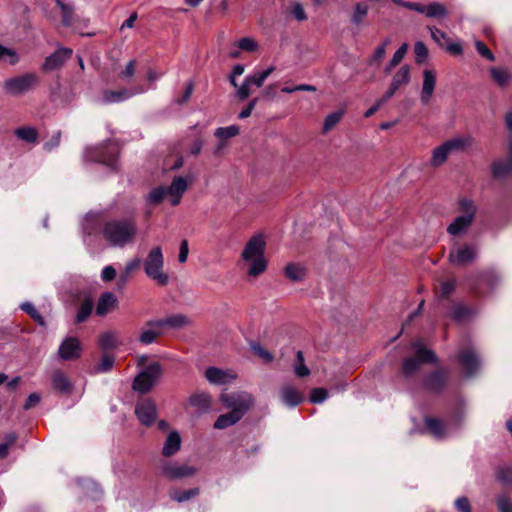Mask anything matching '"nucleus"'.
Wrapping results in <instances>:
<instances>
[{
    "instance_id": "a878e982",
    "label": "nucleus",
    "mask_w": 512,
    "mask_h": 512,
    "mask_svg": "<svg viewBox=\"0 0 512 512\" xmlns=\"http://www.w3.org/2000/svg\"><path fill=\"white\" fill-rule=\"evenodd\" d=\"M242 418V415H238L235 411L229 410V412L217 417L213 427L218 430L226 429L238 423Z\"/></svg>"
},
{
    "instance_id": "a18cd8bd",
    "label": "nucleus",
    "mask_w": 512,
    "mask_h": 512,
    "mask_svg": "<svg viewBox=\"0 0 512 512\" xmlns=\"http://www.w3.org/2000/svg\"><path fill=\"white\" fill-rule=\"evenodd\" d=\"M274 68L269 67L268 69L257 72L253 75H249L246 77V80L250 83V85H255L257 87H261L265 80L270 76V74L273 72Z\"/></svg>"
},
{
    "instance_id": "473e14b6",
    "label": "nucleus",
    "mask_w": 512,
    "mask_h": 512,
    "mask_svg": "<svg viewBox=\"0 0 512 512\" xmlns=\"http://www.w3.org/2000/svg\"><path fill=\"white\" fill-rule=\"evenodd\" d=\"M450 154L451 153H450L447 145L444 142L442 145L436 147L433 150L430 164L433 167H439L446 162V160Z\"/></svg>"
},
{
    "instance_id": "c85d7f7f",
    "label": "nucleus",
    "mask_w": 512,
    "mask_h": 512,
    "mask_svg": "<svg viewBox=\"0 0 512 512\" xmlns=\"http://www.w3.org/2000/svg\"><path fill=\"white\" fill-rule=\"evenodd\" d=\"M450 153L464 151L473 144L471 136H460L452 138L445 142Z\"/></svg>"
},
{
    "instance_id": "0e129e2a",
    "label": "nucleus",
    "mask_w": 512,
    "mask_h": 512,
    "mask_svg": "<svg viewBox=\"0 0 512 512\" xmlns=\"http://www.w3.org/2000/svg\"><path fill=\"white\" fill-rule=\"evenodd\" d=\"M455 290V281L449 280L441 283L440 294L443 298H448Z\"/></svg>"
},
{
    "instance_id": "cd10ccee",
    "label": "nucleus",
    "mask_w": 512,
    "mask_h": 512,
    "mask_svg": "<svg viewBox=\"0 0 512 512\" xmlns=\"http://www.w3.org/2000/svg\"><path fill=\"white\" fill-rule=\"evenodd\" d=\"M200 494V488L194 487L188 490H181L178 488H171L169 491V497L178 502L183 503L189 501L190 499L198 496Z\"/></svg>"
},
{
    "instance_id": "09e8293b",
    "label": "nucleus",
    "mask_w": 512,
    "mask_h": 512,
    "mask_svg": "<svg viewBox=\"0 0 512 512\" xmlns=\"http://www.w3.org/2000/svg\"><path fill=\"white\" fill-rule=\"evenodd\" d=\"M367 14L368 6L364 3H357L354 6L351 21L358 26L362 23L363 19L367 16Z\"/></svg>"
},
{
    "instance_id": "9d476101",
    "label": "nucleus",
    "mask_w": 512,
    "mask_h": 512,
    "mask_svg": "<svg viewBox=\"0 0 512 512\" xmlns=\"http://www.w3.org/2000/svg\"><path fill=\"white\" fill-rule=\"evenodd\" d=\"M415 357L407 358L403 362L402 371L405 377L413 375L422 363H436L437 357L432 350L422 347L419 343H415Z\"/></svg>"
},
{
    "instance_id": "7c9ffc66",
    "label": "nucleus",
    "mask_w": 512,
    "mask_h": 512,
    "mask_svg": "<svg viewBox=\"0 0 512 512\" xmlns=\"http://www.w3.org/2000/svg\"><path fill=\"white\" fill-rule=\"evenodd\" d=\"M140 264L141 259L139 258H134L133 260L129 261L126 264L124 271L119 275L117 279V287L119 289L124 288L126 286L131 277L132 272L136 270L140 266Z\"/></svg>"
},
{
    "instance_id": "603ef678",
    "label": "nucleus",
    "mask_w": 512,
    "mask_h": 512,
    "mask_svg": "<svg viewBox=\"0 0 512 512\" xmlns=\"http://www.w3.org/2000/svg\"><path fill=\"white\" fill-rule=\"evenodd\" d=\"M237 47L246 52H255L258 49V43L250 37H243L237 41Z\"/></svg>"
},
{
    "instance_id": "1a4fd4ad",
    "label": "nucleus",
    "mask_w": 512,
    "mask_h": 512,
    "mask_svg": "<svg viewBox=\"0 0 512 512\" xmlns=\"http://www.w3.org/2000/svg\"><path fill=\"white\" fill-rule=\"evenodd\" d=\"M160 474L169 481H177L196 475L197 468L177 461L160 459L157 463Z\"/></svg>"
},
{
    "instance_id": "4d7b16f0",
    "label": "nucleus",
    "mask_w": 512,
    "mask_h": 512,
    "mask_svg": "<svg viewBox=\"0 0 512 512\" xmlns=\"http://www.w3.org/2000/svg\"><path fill=\"white\" fill-rule=\"evenodd\" d=\"M136 70V60H130L125 69L119 74V78L123 79L127 82H130L131 78L134 76Z\"/></svg>"
},
{
    "instance_id": "6ab92c4d",
    "label": "nucleus",
    "mask_w": 512,
    "mask_h": 512,
    "mask_svg": "<svg viewBox=\"0 0 512 512\" xmlns=\"http://www.w3.org/2000/svg\"><path fill=\"white\" fill-rule=\"evenodd\" d=\"M410 82V67L403 65L393 76L389 89L385 92L386 98H392L398 89Z\"/></svg>"
},
{
    "instance_id": "c03bdc74",
    "label": "nucleus",
    "mask_w": 512,
    "mask_h": 512,
    "mask_svg": "<svg viewBox=\"0 0 512 512\" xmlns=\"http://www.w3.org/2000/svg\"><path fill=\"white\" fill-rule=\"evenodd\" d=\"M20 308L26 312L38 325L43 327L46 325L44 317L38 312L32 303L25 302L21 304Z\"/></svg>"
},
{
    "instance_id": "0eeeda50",
    "label": "nucleus",
    "mask_w": 512,
    "mask_h": 512,
    "mask_svg": "<svg viewBox=\"0 0 512 512\" xmlns=\"http://www.w3.org/2000/svg\"><path fill=\"white\" fill-rule=\"evenodd\" d=\"M459 208L461 212H463V215L456 217L447 227V232L452 236H458L466 232L472 225L477 211L475 203L466 198L459 201Z\"/></svg>"
},
{
    "instance_id": "e433bc0d",
    "label": "nucleus",
    "mask_w": 512,
    "mask_h": 512,
    "mask_svg": "<svg viewBox=\"0 0 512 512\" xmlns=\"http://www.w3.org/2000/svg\"><path fill=\"white\" fill-rule=\"evenodd\" d=\"M14 133L17 138L27 143H35L38 140V131L33 127L22 126L17 128Z\"/></svg>"
},
{
    "instance_id": "f03ea898",
    "label": "nucleus",
    "mask_w": 512,
    "mask_h": 512,
    "mask_svg": "<svg viewBox=\"0 0 512 512\" xmlns=\"http://www.w3.org/2000/svg\"><path fill=\"white\" fill-rule=\"evenodd\" d=\"M265 248L266 242L262 234H255L246 243L241 257L247 265L249 276L257 277L266 270Z\"/></svg>"
},
{
    "instance_id": "b1692460",
    "label": "nucleus",
    "mask_w": 512,
    "mask_h": 512,
    "mask_svg": "<svg viewBox=\"0 0 512 512\" xmlns=\"http://www.w3.org/2000/svg\"><path fill=\"white\" fill-rule=\"evenodd\" d=\"M117 304V297L112 292H105L99 297L96 314L98 316H105L110 310L116 308Z\"/></svg>"
},
{
    "instance_id": "ea45409f",
    "label": "nucleus",
    "mask_w": 512,
    "mask_h": 512,
    "mask_svg": "<svg viewBox=\"0 0 512 512\" xmlns=\"http://www.w3.org/2000/svg\"><path fill=\"white\" fill-rule=\"evenodd\" d=\"M240 129L236 125H230L227 127H219L216 129L214 135L220 141H226L229 138L235 137L239 134Z\"/></svg>"
},
{
    "instance_id": "49530a36",
    "label": "nucleus",
    "mask_w": 512,
    "mask_h": 512,
    "mask_svg": "<svg viewBox=\"0 0 512 512\" xmlns=\"http://www.w3.org/2000/svg\"><path fill=\"white\" fill-rule=\"evenodd\" d=\"M99 346L102 350H113L118 346L116 336L111 332L103 333L99 338Z\"/></svg>"
},
{
    "instance_id": "338daca9",
    "label": "nucleus",
    "mask_w": 512,
    "mask_h": 512,
    "mask_svg": "<svg viewBox=\"0 0 512 512\" xmlns=\"http://www.w3.org/2000/svg\"><path fill=\"white\" fill-rule=\"evenodd\" d=\"M455 506L459 512H471V505L467 497L462 496L456 499Z\"/></svg>"
},
{
    "instance_id": "2eb2a0df",
    "label": "nucleus",
    "mask_w": 512,
    "mask_h": 512,
    "mask_svg": "<svg viewBox=\"0 0 512 512\" xmlns=\"http://www.w3.org/2000/svg\"><path fill=\"white\" fill-rule=\"evenodd\" d=\"M458 361L467 376H473L481 366L479 355L473 349H466L458 354Z\"/></svg>"
},
{
    "instance_id": "79ce46f5",
    "label": "nucleus",
    "mask_w": 512,
    "mask_h": 512,
    "mask_svg": "<svg viewBox=\"0 0 512 512\" xmlns=\"http://www.w3.org/2000/svg\"><path fill=\"white\" fill-rule=\"evenodd\" d=\"M167 195L168 192L166 187L158 186L150 191L147 197V202L152 205H158L163 202Z\"/></svg>"
},
{
    "instance_id": "ddd939ff",
    "label": "nucleus",
    "mask_w": 512,
    "mask_h": 512,
    "mask_svg": "<svg viewBox=\"0 0 512 512\" xmlns=\"http://www.w3.org/2000/svg\"><path fill=\"white\" fill-rule=\"evenodd\" d=\"M82 345L76 337H66L58 348V356L63 361H73L81 357Z\"/></svg>"
},
{
    "instance_id": "69168bd1",
    "label": "nucleus",
    "mask_w": 512,
    "mask_h": 512,
    "mask_svg": "<svg viewBox=\"0 0 512 512\" xmlns=\"http://www.w3.org/2000/svg\"><path fill=\"white\" fill-rule=\"evenodd\" d=\"M497 479L504 484L512 482V470L510 468H501L497 472Z\"/></svg>"
},
{
    "instance_id": "bb28decb",
    "label": "nucleus",
    "mask_w": 512,
    "mask_h": 512,
    "mask_svg": "<svg viewBox=\"0 0 512 512\" xmlns=\"http://www.w3.org/2000/svg\"><path fill=\"white\" fill-rule=\"evenodd\" d=\"M133 95L134 93L126 88L119 90H105L103 93V101L106 104L119 103L129 99Z\"/></svg>"
},
{
    "instance_id": "72a5a7b5",
    "label": "nucleus",
    "mask_w": 512,
    "mask_h": 512,
    "mask_svg": "<svg viewBox=\"0 0 512 512\" xmlns=\"http://www.w3.org/2000/svg\"><path fill=\"white\" fill-rule=\"evenodd\" d=\"M490 73L493 81L500 87L506 86L512 80V75L506 68L492 67Z\"/></svg>"
},
{
    "instance_id": "13d9d810",
    "label": "nucleus",
    "mask_w": 512,
    "mask_h": 512,
    "mask_svg": "<svg viewBox=\"0 0 512 512\" xmlns=\"http://www.w3.org/2000/svg\"><path fill=\"white\" fill-rule=\"evenodd\" d=\"M431 38L441 47H444L443 41H448L447 34L435 27H429Z\"/></svg>"
},
{
    "instance_id": "4468645a",
    "label": "nucleus",
    "mask_w": 512,
    "mask_h": 512,
    "mask_svg": "<svg viewBox=\"0 0 512 512\" xmlns=\"http://www.w3.org/2000/svg\"><path fill=\"white\" fill-rule=\"evenodd\" d=\"M501 279L499 274L494 270H487L477 276L476 283L471 284V290L477 294L482 295L484 292L481 290V285L487 286V292H492L500 283Z\"/></svg>"
},
{
    "instance_id": "aec40b11",
    "label": "nucleus",
    "mask_w": 512,
    "mask_h": 512,
    "mask_svg": "<svg viewBox=\"0 0 512 512\" xmlns=\"http://www.w3.org/2000/svg\"><path fill=\"white\" fill-rule=\"evenodd\" d=\"M436 85V75L432 70H424L423 72V85L421 91V102L423 104H427L434 92Z\"/></svg>"
},
{
    "instance_id": "a211bd4d",
    "label": "nucleus",
    "mask_w": 512,
    "mask_h": 512,
    "mask_svg": "<svg viewBox=\"0 0 512 512\" xmlns=\"http://www.w3.org/2000/svg\"><path fill=\"white\" fill-rule=\"evenodd\" d=\"M189 318L183 314H173L163 319L149 320L146 322L148 327L163 328L169 327L180 329L189 324Z\"/></svg>"
},
{
    "instance_id": "58836bf2",
    "label": "nucleus",
    "mask_w": 512,
    "mask_h": 512,
    "mask_svg": "<svg viewBox=\"0 0 512 512\" xmlns=\"http://www.w3.org/2000/svg\"><path fill=\"white\" fill-rule=\"evenodd\" d=\"M187 188L188 182L182 176L175 177L172 180L171 184L168 187H166L168 194H176L181 196H183Z\"/></svg>"
},
{
    "instance_id": "5fc2aeb1",
    "label": "nucleus",
    "mask_w": 512,
    "mask_h": 512,
    "mask_svg": "<svg viewBox=\"0 0 512 512\" xmlns=\"http://www.w3.org/2000/svg\"><path fill=\"white\" fill-rule=\"evenodd\" d=\"M115 358L113 355L103 354L101 362L96 366L98 372H109L114 365Z\"/></svg>"
},
{
    "instance_id": "f8f14e48",
    "label": "nucleus",
    "mask_w": 512,
    "mask_h": 512,
    "mask_svg": "<svg viewBox=\"0 0 512 512\" xmlns=\"http://www.w3.org/2000/svg\"><path fill=\"white\" fill-rule=\"evenodd\" d=\"M449 379V372L447 369L441 368L431 372L426 376L423 386L426 390L434 394H440L445 389Z\"/></svg>"
},
{
    "instance_id": "f704fd0d",
    "label": "nucleus",
    "mask_w": 512,
    "mask_h": 512,
    "mask_svg": "<svg viewBox=\"0 0 512 512\" xmlns=\"http://www.w3.org/2000/svg\"><path fill=\"white\" fill-rule=\"evenodd\" d=\"M424 423L434 437L443 438L445 436V426L441 420L428 417L424 420Z\"/></svg>"
},
{
    "instance_id": "7ed1b4c3",
    "label": "nucleus",
    "mask_w": 512,
    "mask_h": 512,
    "mask_svg": "<svg viewBox=\"0 0 512 512\" xmlns=\"http://www.w3.org/2000/svg\"><path fill=\"white\" fill-rule=\"evenodd\" d=\"M120 153L119 144L115 140H107L104 143L87 149L89 160L104 164L111 169H116Z\"/></svg>"
},
{
    "instance_id": "f3484780",
    "label": "nucleus",
    "mask_w": 512,
    "mask_h": 512,
    "mask_svg": "<svg viewBox=\"0 0 512 512\" xmlns=\"http://www.w3.org/2000/svg\"><path fill=\"white\" fill-rule=\"evenodd\" d=\"M73 50L70 48H59L54 53L45 58L42 65L44 71H53L59 69L72 56Z\"/></svg>"
},
{
    "instance_id": "412c9836",
    "label": "nucleus",
    "mask_w": 512,
    "mask_h": 512,
    "mask_svg": "<svg viewBox=\"0 0 512 512\" xmlns=\"http://www.w3.org/2000/svg\"><path fill=\"white\" fill-rule=\"evenodd\" d=\"M181 442V436L177 431L170 432L162 448L163 459L174 456L180 450Z\"/></svg>"
},
{
    "instance_id": "052dcab7",
    "label": "nucleus",
    "mask_w": 512,
    "mask_h": 512,
    "mask_svg": "<svg viewBox=\"0 0 512 512\" xmlns=\"http://www.w3.org/2000/svg\"><path fill=\"white\" fill-rule=\"evenodd\" d=\"M389 43H390V40L389 39H385L383 41V43L376 48V50H375V52H374V54H373V56L371 58V62H378V63H380L383 60V58L385 56V53H386V48H387Z\"/></svg>"
},
{
    "instance_id": "6e6d98bb",
    "label": "nucleus",
    "mask_w": 512,
    "mask_h": 512,
    "mask_svg": "<svg viewBox=\"0 0 512 512\" xmlns=\"http://www.w3.org/2000/svg\"><path fill=\"white\" fill-rule=\"evenodd\" d=\"M328 397V391L325 388H314L310 393V402L319 404L325 401Z\"/></svg>"
},
{
    "instance_id": "8fccbe9b",
    "label": "nucleus",
    "mask_w": 512,
    "mask_h": 512,
    "mask_svg": "<svg viewBox=\"0 0 512 512\" xmlns=\"http://www.w3.org/2000/svg\"><path fill=\"white\" fill-rule=\"evenodd\" d=\"M343 115H344L343 110L335 111V112L327 115L324 120L323 131L324 132L330 131L333 127H335L340 122Z\"/></svg>"
},
{
    "instance_id": "4c0bfd02",
    "label": "nucleus",
    "mask_w": 512,
    "mask_h": 512,
    "mask_svg": "<svg viewBox=\"0 0 512 512\" xmlns=\"http://www.w3.org/2000/svg\"><path fill=\"white\" fill-rule=\"evenodd\" d=\"M93 301L91 299H85L79 306L75 323L80 324L85 322L93 311Z\"/></svg>"
},
{
    "instance_id": "bf43d9fd",
    "label": "nucleus",
    "mask_w": 512,
    "mask_h": 512,
    "mask_svg": "<svg viewBox=\"0 0 512 512\" xmlns=\"http://www.w3.org/2000/svg\"><path fill=\"white\" fill-rule=\"evenodd\" d=\"M408 44L407 43H403L398 49L397 51L393 54L392 58H391V65L392 66H397L402 60L403 58L405 57L407 51H408Z\"/></svg>"
},
{
    "instance_id": "864d4df0",
    "label": "nucleus",
    "mask_w": 512,
    "mask_h": 512,
    "mask_svg": "<svg viewBox=\"0 0 512 512\" xmlns=\"http://www.w3.org/2000/svg\"><path fill=\"white\" fill-rule=\"evenodd\" d=\"M414 53L416 62L421 64L425 62L428 57V48L423 42L418 41L414 45Z\"/></svg>"
},
{
    "instance_id": "c9c22d12",
    "label": "nucleus",
    "mask_w": 512,
    "mask_h": 512,
    "mask_svg": "<svg viewBox=\"0 0 512 512\" xmlns=\"http://www.w3.org/2000/svg\"><path fill=\"white\" fill-rule=\"evenodd\" d=\"M205 377L212 384L222 385L227 382L226 372L217 367L207 368L205 371Z\"/></svg>"
},
{
    "instance_id": "680f3d73",
    "label": "nucleus",
    "mask_w": 512,
    "mask_h": 512,
    "mask_svg": "<svg viewBox=\"0 0 512 512\" xmlns=\"http://www.w3.org/2000/svg\"><path fill=\"white\" fill-rule=\"evenodd\" d=\"M306 275V269L299 265L290 264V280L300 281Z\"/></svg>"
},
{
    "instance_id": "774afa93",
    "label": "nucleus",
    "mask_w": 512,
    "mask_h": 512,
    "mask_svg": "<svg viewBox=\"0 0 512 512\" xmlns=\"http://www.w3.org/2000/svg\"><path fill=\"white\" fill-rule=\"evenodd\" d=\"M497 506L500 512H512V501L508 497H499Z\"/></svg>"
},
{
    "instance_id": "393cba45",
    "label": "nucleus",
    "mask_w": 512,
    "mask_h": 512,
    "mask_svg": "<svg viewBox=\"0 0 512 512\" xmlns=\"http://www.w3.org/2000/svg\"><path fill=\"white\" fill-rule=\"evenodd\" d=\"M512 173V142L510 143V157L505 160H497L492 165V175L501 179Z\"/></svg>"
},
{
    "instance_id": "20e7f679",
    "label": "nucleus",
    "mask_w": 512,
    "mask_h": 512,
    "mask_svg": "<svg viewBox=\"0 0 512 512\" xmlns=\"http://www.w3.org/2000/svg\"><path fill=\"white\" fill-rule=\"evenodd\" d=\"M164 257L160 246L151 249L144 260V271L146 275L161 286H166L169 276L163 272Z\"/></svg>"
},
{
    "instance_id": "2f4dec72",
    "label": "nucleus",
    "mask_w": 512,
    "mask_h": 512,
    "mask_svg": "<svg viewBox=\"0 0 512 512\" xmlns=\"http://www.w3.org/2000/svg\"><path fill=\"white\" fill-rule=\"evenodd\" d=\"M189 404L199 410L207 411L211 406V397L208 393H194L189 397Z\"/></svg>"
},
{
    "instance_id": "f257e3e1",
    "label": "nucleus",
    "mask_w": 512,
    "mask_h": 512,
    "mask_svg": "<svg viewBox=\"0 0 512 512\" xmlns=\"http://www.w3.org/2000/svg\"><path fill=\"white\" fill-rule=\"evenodd\" d=\"M137 231L133 218L112 219L104 224L102 235L109 244L124 247L134 241Z\"/></svg>"
},
{
    "instance_id": "e2e57ef3",
    "label": "nucleus",
    "mask_w": 512,
    "mask_h": 512,
    "mask_svg": "<svg viewBox=\"0 0 512 512\" xmlns=\"http://www.w3.org/2000/svg\"><path fill=\"white\" fill-rule=\"evenodd\" d=\"M477 52L489 61H494L495 57L492 51L481 41L475 42Z\"/></svg>"
},
{
    "instance_id": "c756f323",
    "label": "nucleus",
    "mask_w": 512,
    "mask_h": 512,
    "mask_svg": "<svg viewBox=\"0 0 512 512\" xmlns=\"http://www.w3.org/2000/svg\"><path fill=\"white\" fill-rule=\"evenodd\" d=\"M57 5L62 12V24L65 27H73L78 19L74 14L73 7L63 2V0H56Z\"/></svg>"
},
{
    "instance_id": "de8ad7c7",
    "label": "nucleus",
    "mask_w": 512,
    "mask_h": 512,
    "mask_svg": "<svg viewBox=\"0 0 512 512\" xmlns=\"http://www.w3.org/2000/svg\"><path fill=\"white\" fill-rule=\"evenodd\" d=\"M144 330L139 336V342L143 345L152 344L157 340V338L161 335V328H153Z\"/></svg>"
},
{
    "instance_id": "4be33fe9",
    "label": "nucleus",
    "mask_w": 512,
    "mask_h": 512,
    "mask_svg": "<svg viewBox=\"0 0 512 512\" xmlns=\"http://www.w3.org/2000/svg\"><path fill=\"white\" fill-rule=\"evenodd\" d=\"M416 12L424 14L428 18H445L448 15L445 5L439 2H432L427 6L418 3Z\"/></svg>"
},
{
    "instance_id": "9b49d317",
    "label": "nucleus",
    "mask_w": 512,
    "mask_h": 512,
    "mask_svg": "<svg viewBox=\"0 0 512 512\" xmlns=\"http://www.w3.org/2000/svg\"><path fill=\"white\" fill-rule=\"evenodd\" d=\"M135 414L142 425L151 426L157 417L155 402L150 398L139 400L135 406Z\"/></svg>"
},
{
    "instance_id": "dca6fc26",
    "label": "nucleus",
    "mask_w": 512,
    "mask_h": 512,
    "mask_svg": "<svg viewBox=\"0 0 512 512\" xmlns=\"http://www.w3.org/2000/svg\"><path fill=\"white\" fill-rule=\"evenodd\" d=\"M476 250L471 245H463L461 247H456L451 249L449 253V261L457 266L465 265L475 260L476 258Z\"/></svg>"
},
{
    "instance_id": "423d86ee",
    "label": "nucleus",
    "mask_w": 512,
    "mask_h": 512,
    "mask_svg": "<svg viewBox=\"0 0 512 512\" xmlns=\"http://www.w3.org/2000/svg\"><path fill=\"white\" fill-rule=\"evenodd\" d=\"M39 81L40 78L36 73H25L6 79L2 88L6 95L16 97L33 90Z\"/></svg>"
},
{
    "instance_id": "a19ab883",
    "label": "nucleus",
    "mask_w": 512,
    "mask_h": 512,
    "mask_svg": "<svg viewBox=\"0 0 512 512\" xmlns=\"http://www.w3.org/2000/svg\"><path fill=\"white\" fill-rule=\"evenodd\" d=\"M294 373L298 377H306L310 375V369L306 366L303 353L298 351L293 365Z\"/></svg>"
},
{
    "instance_id": "5701e85b",
    "label": "nucleus",
    "mask_w": 512,
    "mask_h": 512,
    "mask_svg": "<svg viewBox=\"0 0 512 512\" xmlns=\"http://www.w3.org/2000/svg\"><path fill=\"white\" fill-rule=\"evenodd\" d=\"M51 384L53 389L61 394H69L73 389L70 379L61 370L53 373Z\"/></svg>"
},
{
    "instance_id": "37998d69",
    "label": "nucleus",
    "mask_w": 512,
    "mask_h": 512,
    "mask_svg": "<svg viewBox=\"0 0 512 512\" xmlns=\"http://www.w3.org/2000/svg\"><path fill=\"white\" fill-rule=\"evenodd\" d=\"M250 349L255 355H257L259 358H261L265 363H270L274 359L273 354L271 352H269L267 349H265L260 343H258L256 341L250 342Z\"/></svg>"
},
{
    "instance_id": "3c124183",
    "label": "nucleus",
    "mask_w": 512,
    "mask_h": 512,
    "mask_svg": "<svg viewBox=\"0 0 512 512\" xmlns=\"http://www.w3.org/2000/svg\"><path fill=\"white\" fill-rule=\"evenodd\" d=\"M0 60L8 62L11 65H15L18 63L19 58L13 49L7 48L0 44Z\"/></svg>"
},
{
    "instance_id": "6e6552de",
    "label": "nucleus",
    "mask_w": 512,
    "mask_h": 512,
    "mask_svg": "<svg viewBox=\"0 0 512 512\" xmlns=\"http://www.w3.org/2000/svg\"><path fill=\"white\" fill-rule=\"evenodd\" d=\"M222 405L231 411H235L238 415H244L254 406L253 396L246 391H233L230 393H222L220 395Z\"/></svg>"
},
{
    "instance_id": "39448f33",
    "label": "nucleus",
    "mask_w": 512,
    "mask_h": 512,
    "mask_svg": "<svg viewBox=\"0 0 512 512\" xmlns=\"http://www.w3.org/2000/svg\"><path fill=\"white\" fill-rule=\"evenodd\" d=\"M162 374L163 368L159 362L150 363L135 376L132 389L140 394H147L153 389Z\"/></svg>"
}]
</instances>
